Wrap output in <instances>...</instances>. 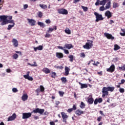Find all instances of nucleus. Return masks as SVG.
Returning a JSON list of instances; mask_svg holds the SVG:
<instances>
[{"label": "nucleus", "instance_id": "nucleus-1", "mask_svg": "<svg viewBox=\"0 0 125 125\" xmlns=\"http://www.w3.org/2000/svg\"><path fill=\"white\" fill-rule=\"evenodd\" d=\"M0 22L1 26H4L6 24H12V25H15L14 20H8L7 16H0Z\"/></svg>", "mask_w": 125, "mask_h": 125}, {"label": "nucleus", "instance_id": "nucleus-2", "mask_svg": "<svg viewBox=\"0 0 125 125\" xmlns=\"http://www.w3.org/2000/svg\"><path fill=\"white\" fill-rule=\"evenodd\" d=\"M115 90L114 87H111L108 86L107 87H104L102 89V97L103 98H104L105 96H107V95H109V92L108 91H110L111 92H113L114 90Z\"/></svg>", "mask_w": 125, "mask_h": 125}, {"label": "nucleus", "instance_id": "nucleus-3", "mask_svg": "<svg viewBox=\"0 0 125 125\" xmlns=\"http://www.w3.org/2000/svg\"><path fill=\"white\" fill-rule=\"evenodd\" d=\"M87 42H86L85 45H83V47L85 49H90V48H91V47L93 46V44H92V43L93 42V41L87 40Z\"/></svg>", "mask_w": 125, "mask_h": 125}, {"label": "nucleus", "instance_id": "nucleus-4", "mask_svg": "<svg viewBox=\"0 0 125 125\" xmlns=\"http://www.w3.org/2000/svg\"><path fill=\"white\" fill-rule=\"evenodd\" d=\"M94 15L96 16V22H99V21H102L104 19L103 17L102 16V15L99 14L97 12L94 13Z\"/></svg>", "mask_w": 125, "mask_h": 125}, {"label": "nucleus", "instance_id": "nucleus-5", "mask_svg": "<svg viewBox=\"0 0 125 125\" xmlns=\"http://www.w3.org/2000/svg\"><path fill=\"white\" fill-rule=\"evenodd\" d=\"M62 115V118L63 123H65V124H67V119L69 117V116L64 112H62L61 113Z\"/></svg>", "mask_w": 125, "mask_h": 125}, {"label": "nucleus", "instance_id": "nucleus-6", "mask_svg": "<svg viewBox=\"0 0 125 125\" xmlns=\"http://www.w3.org/2000/svg\"><path fill=\"white\" fill-rule=\"evenodd\" d=\"M33 112L35 114H38V113H39V114H40V115H42V114L44 113V109L37 108L33 110Z\"/></svg>", "mask_w": 125, "mask_h": 125}, {"label": "nucleus", "instance_id": "nucleus-7", "mask_svg": "<svg viewBox=\"0 0 125 125\" xmlns=\"http://www.w3.org/2000/svg\"><path fill=\"white\" fill-rule=\"evenodd\" d=\"M31 116H32V113H30V112L23 113L22 119H23V120H26L27 119H29V118H31Z\"/></svg>", "mask_w": 125, "mask_h": 125}, {"label": "nucleus", "instance_id": "nucleus-8", "mask_svg": "<svg viewBox=\"0 0 125 125\" xmlns=\"http://www.w3.org/2000/svg\"><path fill=\"white\" fill-rule=\"evenodd\" d=\"M58 12L59 14H63L64 15L68 14V11L64 8L58 9Z\"/></svg>", "mask_w": 125, "mask_h": 125}, {"label": "nucleus", "instance_id": "nucleus-9", "mask_svg": "<svg viewBox=\"0 0 125 125\" xmlns=\"http://www.w3.org/2000/svg\"><path fill=\"white\" fill-rule=\"evenodd\" d=\"M104 37H106L108 40H111L112 41L115 40V37L112 35L111 34L104 33Z\"/></svg>", "mask_w": 125, "mask_h": 125}, {"label": "nucleus", "instance_id": "nucleus-10", "mask_svg": "<svg viewBox=\"0 0 125 125\" xmlns=\"http://www.w3.org/2000/svg\"><path fill=\"white\" fill-rule=\"evenodd\" d=\"M44 87H43V85H41L40 86V87L36 90V92H37V93H40V92H44Z\"/></svg>", "mask_w": 125, "mask_h": 125}, {"label": "nucleus", "instance_id": "nucleus-11", "mask_svg": "<svg viewBox=\"0 0 125 125\" xmlns=\"http://www.w3.org/2000/svg\"><path fill=\"white\" fill-rule=\"evenodd\" d=\"M16 114L14 113L11 116H10L7 119V122H10L11 121H14L16 119Z\"/></svg>", "mask_w": 125, "mask_h": 125}, {"label": "nucleus", "instance_id": "nucleus-12", "mask_svg": "<svg viewBox=\"0 0 125 125\" xmlns=\"http://www.w3.org/2000/svg\"><path fill=\"white\" fill-rule=\"evenodd\" d=\"M107 72L113 73L115 71V65L112 64L109 68L106 69Z\"/></svg>", "mask_w": 125, "mask_h": 125}, {"label": "nucleus", "instance_id": "nucleus-13", "mask_svg": "<svg viewBox=\"0 0 125 125\" xmlns=\"http://www.w3.org/2000/svg\"><path fill=\"white\" fill-rule=\"evenodd\" d=\"M104 15L106 17H107V19H110V18L113 16L112 13L109 10H107L105 12Z\"/></svg>", "mask_w": 125, "mask_h": 125}, {"label": "nucleus", "instance_id": "nucleus-14", "mask_svg": "<svg viewBox=\"0 0 125 125\" xmlns=\"http://www.w3.org/2000/svg\"><path fill=\"white\" fill-rule=\"evenodd\" d=\"M12 42L14 46V47H17L18 46V41L16 39H13Z\"/></svg>", "mask_w": 125, "mask_h": 125}, {"label": "nucleus", "instance_id": "nucleus-15", "mask_svg": "<svg viewBox=\"0 0 125 125\" xmlns=\"http://www.w3.org/2000/svg\"><path fill=\"white\" fill-rule=\"evenodd\" d=\"M75 114L77 116H81V115H83L84 114V112L83 111H82L81 109H78L75 111Z\"/></svg>", "mask_w": 125, "mask_h": 125}, {"label": "nucleus", "instance_id": "nucleus-16", "mask_svg": "<svg viewBox=\"0 0 125 125\" xmlns=\"http://www.w3.org/2000/svg\"><path fill=\"white\" fill-rule=\"evenodd\" d=\"M56 56L57 58H59V59H60L64 57V55L62 53L57 52L56 53Z\"/></svg>", "mask_w": 125, "mask_h": 125}, {"label": "nucleus", "instance_id": "nucleus-17", "mask_svg": "<svg viewBox=\"0 0 125 125\" xmlns=\"http://www.w3.org/2000/svg\"><path fill=\"white\" fill-rule=\"evenodd\" d=\"M74 47V46L72 45L71 44H68L66 43L64 45V48H67L68 49H71V48H73Z\"/></svg>", "mask_w": 125, "mask_h": 125}, {"label": "nucleus", "instance_id": "nucleus-18", "mask_svg": "<svg viewBox=\"0 0 125 125\" xmlns=\"http://www.w3.org/2000/svg\"><path fill=\"white\" fill-rule=\"evenodd\" d=\"M65 73L64 76H69V72H70V68L67 66H65Z\"/></svg>", "mask_w": 125, "mask_h": 125}, {"label": "nucleus", "instance_id": "nucleus-19", "mask_svg": "<svg viewBox=\"0 0 125 125\" xmlns=\"http://www.w3.org/2000/svg\"><path fill=\"white\" fill-rule=\"evenodd\" d=\"M79 83L80 84V85H81V88L82 89H83V88H87V84H85V83H83L81 82H79Z\"/></svg>", "mask_w": 125, "mask_h": 125}, {"label": "nucleus", "instance_id": "nucleus-20", "mask_svg": "<svg viewBox=\"0 0 125 125\" xmlns=\"http://www.w3.org/2000/svg\"><path fill=\"white\" fill-rule=\"evenodd\" d=\"M94 102V100L92 97L89 98L88 99L87 103L89 104V105H91V104H93V102Z\"/></svg>", "mask_w": 125, "mask_h": 125}, {"label": "nucleus", "instance_id": "nucleus-21", "mask_svg": "<svg viewBox=\"0 0 125 125\" xmlns=\"http://www.w3.org/2000/svg\"><path fill=\"white\" fill-rule=\"evenodd\" d=\"M42 72H43V73H45V74H49V73H50V70H49V69L46 68V67H44L42 70Z\"/></svg>", "mask_w": 125, "mask_h": 125}, {"label": "nucleus", "instance_id": "nucleus-22", "mask_svg": "<svg viewBox=\"0 0 125 125\" xmlns=\"http://www.w3.org/2000/svg\"><path fill=\"white\" fill-rule=\"evenodd\" d=\"M105 9H109L110 8H111V1H109L105 5Z\"/></svg>", "mask_w": 125, "mask_h": 125}, {"label": "nucleus", "instance_id": "nucleus-23", "mask_svg": "<svg viewBox=\"0 0 125 125\" xmlns=\"http://www.w3.org/2000/svg\"><path fill=\"white\" fill-rule=\"evenodd\" d=\"M42 45H39L37 47H34V49L35 51H37V50H42Z\"/></svg>", "mask_w": 125, "mask_h": 125}, {"label": "nucleus", "instance_id": "nucleus-24", "mask_svg": "<svg viewBox=\"0 0 125 125\" xmlns=\"http://www.w3.org/2000/svg\"><path fill=\"white\" fill-rule=\"evenodd\" d=\"M23 77L26 80H28V81H32V77H30V75H23Z\"/></svg>", "mask_w": 125, "mask_h": 125}, {"label": "nucleus", "instance_id": "nucleus-25", "mask_svg": "<svg viewBox=\"0 0 125 125\" xmlns=\"http://www.w3.org/2000/svg\"><path fill=\"white\" fill-rule=\"evenodd\" d=\"M21 98L23 101H26L28 99V95L27 94H23Z\"/></svg>", "mask_w": 125, "mask_h": 125}, {"label": "nucleus", "instance_id": "nucleus-26", "mask_svg": "<svg viewBox=\"0 0 125 125\" xmlns=\"http://www.w3.org/2000/svg\"><path fill=\"white\" fill-rule=\"evenodd\" d=\"M61 80L62 83H67V78H66V77H62Z\"/></svg>", "mask_w": 125, "mask_h": 125}, {"label": "nucleus", "instance_id": "nucleus-27", "mask_svg": "<svg viewBox=\"0 0 125 125\" xmlns=\"http://www.w3.org/2000/svg\"><path fill=\"white\" fill-rule=\"evenodd\" d=\"M106 1H107V0H103L102 1H100V5H103V6H104V5L106 4Z\"/></svg>", "mask_w": 125, "mask_h": 125}, {"label": "nucleus", "instance_id": "nucleus-28", "mask_svg": "<svg viewBox=\"0 0 125 125\" xmlns=\"http://www.w3.org/2000/svg\"><path fill=\"white\" fill-rule=\"evenodd\" d=\"M121 48V47H120V46H119V45L115 44L114 45V50L115 51H117V50H119V49H120Z\"/></svg>", "mask_w": 125, "mask_h": 125}, {"label": "nucleus", "instance_id": "nucleus-29", "mask_svg": "<svg viewBox=\"0 0 125 125\" xmlns=\"http://www.w3.org/2000/svg\"><path fill=\"white\" fill-rule=\"evenodd\" d=\"M38 24L39 25V26H40V27H42V28H44V27H45V25H44V23L41 21H38Z\"/></svg>", "mask_w": 125, "mask_h": 125}, {"label": "nucleus", "instance_id": "nucleus-30", "mask_svg": "<svg viewBox=\"0 0 125 125\" xmlns=\"http://www.w3.org/2000/svg\"><path fill=\"white\" fill-rule=\"evenodd\" d=\"M80 107L81 109H84L85 107V104L83 103V102H81V104L80 105Z\"/></svg>", "mask_w": 125, "mask_h": 125}, {"label": "nucleus", "instance_id": "nucleus-31", "mask_svg": "<svg viewBox=\"0 0 125 125\" xmlns=\"http://www.w3.org/2000/svg\"><path fill=\"white\" fill-rule=\"evenodd\" d=\"M68 58H69L70 62H73L74 61V56L73 55H70L68 56Z\"/></svg>", "mask_w": 125, "mask_h": 125}, {"label": "nucleus", "instance_id": "nucleus-32", "mask_svg": "<svg viewBox=\"0 0 125 125\" xmlns=\"http://www.w3.org/2000/svg\"><path fill=\"white\" fill-rule=\"evenodd\" d=\"M14 26H15V25H14V24H9L8 25V28H7L8 31H10V30L12 29V28H13V27H14Z\"/></svg>", "mask_w": 125, "mask_h": 125}, {"label": "nucleus", "instance_id": "nucleus-33", "mask_svg": "<svg viewBox=\"0 0 125 125\" xmlns=\"http://www.w3.org/2000/svg\"><path fill=\"white\" fill-rule=\"evenodd\" d=\"M121 31L123 32V33H120L121 36H122V37H125V29L121 28Z\"/></svg>", "mask_w": 125, "mask_h": 125}, {"label": "nucleus", "instance_id": "nucleus-34", "mask_svg": "<svg viewBox=\"0 0 125 125\" xmlns=\"http://www.w3.org/2000/svg\"><path fill=\"white\" fill-rule=\"evenodd\" d=\"M37 15L38 17H39V18H42V16L43 15V14H42V12L39 11Z\"/></svg>", "mask_w": 125, "mask_h": 125}, {"label": "nucleus", "instance_id": "nucleus-35", "mask_svg": "<svg viewBox=\"0 0 125 125\" xmlns=\"http://www.w3.org/2000/svg\"><path fill=\"white\" fill-rule=\"evenodd\" d=\"M39 6L41 7V8H42L43 9H45L46 8H47V6L46 5H43V4H40Z\"/></svg>", "mask_w": 125, "mask_h": 125}, {"label": "nucleus", "instance_id": "nucleus-36", "mask_svg": "<svg viewBox=\"0 0 125 125\" xmlns=\"http://www.w3.org/2000/svg\"><path fill=\"white\" fill-rule=\"evenodd\" d=\"M81 7L83 9V11H84V12H86V11L88 10V8L87 7L82 6Z\"/></svg>", "mask_w": 125, "mask_h": 125}, {"label": "nucleus", "instance_id": "nucleus-37", "mask_svg": "<svg viewBox=\"0 0 125 125\" xmlns=\"http://www.w3.org/2000/svg\"><path fill=\"white\" fill-rule=\"evenodd\" d=\"M100 11H104V10H106V8L104 6L100 7Z\"/></svg>", "mask_w": 125, "mask_h": 125}, {"label": "nucleus", "instance_id": "nucleus-38", "mask_svg": "<svg viewBox=\"0 0 125 125\" xmlns=\"http://www.w3.org/2000/svg\"><path fill=\"white\" fill-rule=\"evenodd\" d=\"M119 69L120 71H125V65L124 64L123 66H119Z\"/></svg>", "mask_w": 125, "mask_h": 125}, {"label": "nucleus", "instance_id": "nucleus-39", "mask_svg": "<svg viewBox=\"0 0 125 125\" xmlns=\"http://www.w3.org/2000/svg\"><path fill=\"white\" fill-rule=\"evenodd\" d=\"M59 94L61 97H63V96H64V92L62 91H59Z\"/></svg>", "mask_w": 125, "mask_h": 125}, {"label": "nucleus", "instance_id": "nucleus-40", "mask_svg": "<svg viewBox=\"0 0 125 125\" xmlns=\"http://www.w3.org/2000/svg\"><path fill=\"white\" fill-rule=\"evenodd\" d=\"M119 7V5L118 4V3L114 2L113 3V8H117V7Z\"/></svg>", "mask_w": 125, "mask_h": 125}, {"label": "nucleus", "instance_id": "nucleus-41", "mask_svg": "<svg viewBox=\"0 0 125 125\" xmlns=\"http://www.w3.org/2000/svg\"><path fill=\"white\" fill-rule=\"evenodd\" d=\"M51 78H53L54 79H55L56 77V73L55 72H52L51 75Z\"/></svg>", "mask_w": 125, "mask_h": 125}, {"label": "nucleus", "instance_id": "nucleus-42", "mask_svg": "<svg viewBox=\"0 0 125 125\" xmlns=\"http://www.w3.org/2000/svg\"><path fill=\"white\" fill-rule=\"evenodd\" d=\"M64 31L66 34H68V35H71V30H70V29H65Z\"/></svg>", "mask_w": 125, "mask_h": 125}, {"label": "nucleus", "instance_id": "nucleus-43", "mask_svg": "<svg viewBox=\"0 0 125 125\" xmlns=\"http://www.w3.org/2000/svg\"><path fill=\"white\" fill-rule=\"evenodd\" d=\"M19 57V56L17 54H14L13 55V59H17V58H18Z\"/></svg>", "mask_w": 125, "mask_h": 125}, {"label": "nucleus", "instance_id": "nucleus-44", "mask_svg": "<svg viewBox=\"0 0 125 125\" xmlns=\"http://www.w3.org/2000/svg\"><path fill=\"white\" fill-rule=\"evenodd\" d=\"M119 91L121 93H124L125 92V89L124 88H120Z\"/></svg>", "mask_w": 125, "mask_h": 125}, {"label": "nucleus", "instance_id": "nucleus-45", "mask_svg": "<svg viewBox=\"0 0 125 125\" xmlns=\"http://www.w3.org/2000/svg\"><path fill=\"white\" fill-rule=\"evenodd\" d=\"M98 104V99L96 98L95 101H94V104L95 105H97V104Z\"/></svg>", "mask_w": 125, "mask_h": 125}, {"label": "nucleus", "instance_id": "nucleus-46", "mask_svg": "<svg viewBox=\"0 0 125 125\" xmlns=\"http://www.w3.org/2000/svg\"><path fill=\"white\" fill-rule=\"evenodd\" d=\"M73 111H76L77 110V106L75 104H74L71 108Z\"/></svg>", "mask_w": 125, "mask_h": 125}, {"label": "nucleus", "instance_id": "nucleus-47", "mask_svg": "<svg viewBox=\"0 0 125 125\" xmlns=\"http://www.w3.org/2000/svg\"><path fill=\"white\" fill-rule=\"evenodd\" d=\"M54 30V29H53L52 28H49L48 32L49 33H51L52 32H53Z\"/></svg>", "mask_w": 125, "mask_h": 125}, {"label": "nucleus", "instance_id": "nucleus-48", "mask_svg": "<svg viewBox=\"0 0 125 125\" xmlns=\"http://www.w3.org/2000/svg\"><path fill=\"white\" fill-rule=\"evenodd\" d=\"M45 22L46 24H50L51 23V21L49 19L46 20Z\"/></svg>", "mask_w": 125, "mask_h": 125}, {"label": "nucleus", "instance_id": "nucleus-49", "mask_svg": "<svg viewBox=\"0 0 125 125\" xmlns=\"http://www.w3.org/2000/svg\"><path fill=\"white\" fill-rule=\"evenodd\" d=\"M80 57H83V58H84V57H85V54H84V53H81L80 54Z\"/></svg>", "mask_w": 125, "mask_h": 125}, {"label": "nucleus", "instance_id": "nucleus-50", "mask_svg": "<svg viewBox=\"0 0 125 125\" xmlns=\"http://www.w3.org/2000/svg\"><path fill=\"white\" fill-rule=\"evenodd\" d=\"M12 91H13V92H14V93L18 92V90L16 88H13Z\"/></svg>", "mask_w": 125, "mask_h": 125}, {"label": "nucleus", "instance_id": "nucleus-51", "mask_svg": "<svg viewBox=\"0 0 125 125\" xmlns=\"http://www.w3.org/2000/svg\"><path fill=\"white\" fill-rule=\"evenodd\" d=\"M102 101H103V100L102 99V98H100L98 99V103H102Z\"/></svg>", "mask_w": 125, "mask_h": 125}, {"label": "nucleus", "instance_id": "nucleus-52", "mask_svg": "<svg viewBox=\"0 0 125 125\" xmlns=\"http://www.w3.org/2000/svg\"><path fill=\"white\" fill-rule=\"evenodd\" d=\"M124 83H125V80L124 79H122L121 81V83H119V84H124Z\"/></svg>", "mask_w": 125, "mask_h": 125}, {"label": "nucleus", "instance_id": "nucleus-53", "mask_svg": "<svg viewBox=\"0 0 125 125\" xmlns=\"http://www.w3.org/2000/svg\"><path fill=\"white\" fill-rule=\"evenodd\" d=\"M63 51L65 54H69V50L67 49H63Z\"/></svg>", "mask_w": 125, "mask_h": 125}, {"label": "nucleus", "instance_id": "nucleus-54", "mask_svg": "<svg viewBox=\"0 0 125 125\" xmlns=\"http://www.w3.org/2000/svg\"><path fill=\"white\" fill-rule=\"evenodd\" d=\"M35 25H36V21L32 20V25L35 26Z\"/></svg>", "mask_w": 125, "mask_h": 125}, {"label": "nucleus", "instance_id": "nucleus-55", "mask_svg": "<svg viewBox=\"0 0 125 125\" xmlns=\"http://www.w3.org/2000/svg\"><path fill=\"white\" fill-rule=\"evenodd\" d=\"M100 3V0H97L96 2L95 3V5L97 6V5H99Z\"/></svg>", "mask_w": 125, "mask_h": 125}, {"label": "nucleus", "instance_id": "nucleus-56", "mask_svg": "<svg viewBox=\"0 0 125 125\" xmlns=\"http://www.w3.org/2000/svg\"><path fill=\"white\" fill-rule=\"evenodd\" d=\"M56 69H60L61 70H62L63 69V66H57L56 67Z\"/></svg>", "mask_w": 125, "mask_h": 125}, {"label": "nucleus", "instance_id": "nucleus-57", "mask_svg": "<svg viewBox=\"0 0 125 125\" xmlns=\"http://www.w3.org/2000/svg\"><path fill=\"white\" fill-rule=\"evenodd\" d=\"M101 120H102V117L100 116L97 118V121H98V122H101Z\"/></svg>", "mask_w": 125, "mask_h": 125}, {"label": "nucleus", "instance_id": "nucleus-58", "mask_svg": "<svg viewBox=\"0 0 125 125\" xmlns=\"http://www.w3.org/2000/svg\"><path fill=\"white\" fill-rule=\"evenodd\" d=\"M27 8H28V4H25L23 5V9H27Z\"/></svg>", "mask_w": 125, "mask_h": 125}, {"label": "nucleus", "instance_id": "nucleus-59", "mask_svg": "<svg viewBox=\"0 0 125 125\" xmlns=\"http://www.w3.org/2000/svg\"><path fill=\"white\" fill-rule=\"evenodd\" d=\"M32 66L33 67H37L38 66V64H37V62H34V64H32Z\"/></svg>", "mask_w": 125, "mask_h": 125}, {"label": "nucleus", "instance_id": "nucleus-60", "mask_svg": "<svg viewBox=\"0 0 125 125\" xmlns=\"http://www.w3.org/2000/svg\"><path fill=\"white\" fill-rule=\"evenodd\" d=\"M73 109L72 108H69L68 110H67V112L68 113H71V112H73Z\"/></svg>", "mask_w": 125, "mask_h": 125}, {"label": "nucleus", "instance_id": "nucleus-61", "mask_svg": "<svg viewBox=\"0 0 125 125\" xmlns=\"http://www.w3.org/2000/svg\"><path fill=\"white\" fill-rule=\"evenodd\" d=\"M55 104H56V106H58V105H59V104H60V102L59 101H56Z\"/></svg>", "mask_w": 125, "mask_h": 125}, {"label": "nucleus", "instance_id": "nucleus-62", "mask_svg": "<svg viewBox=\"0 0 125 125\" xmlns=\"http://www.w3.org/2000/svg\"><path fill=\"white\" fill-rule=\"evenodd\" d=\"M50 34L47 33L46 34L45 36V38H50Z\"/></svg>", "mask_w": 125, "mask_h": 125}, {"label": "nucleus", "instance_id": "nucleus-63", "mask_svg": "<svg viewBox=\"0 0 125 125\" xmlns=\"http://www.w3.org/2000/svg\"><path fill=\"white\" fill-rule=\"evenodd\" d=\"M58 48L59 49H62V50H64V48H63V47H62L61 46H58Z\"/></svg>", "mask_w": 125, "mask_h": 125}, {"label": "nucleus", "instance_id": "nucleus-64", "mask_svg": "<svg viewBox=\"0 0 125 125\" xmlns=\"http://www.w3.org/2000/svg\"><path fill=\"white\" fill-rule=\"evenodd\" d=\"M99 113L100 114H101L102 116H104V117H105V114H104V113H103V111L101 110L100 111Z\"/></svg>", "mask_w": 125, "mask_h": 125}]
</instances>
